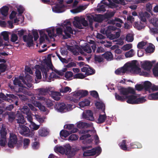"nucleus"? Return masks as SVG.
Segmentation results:
<instances>
[{"instance_id": "20e7f679", "label": "nucleus", "mask_w": 158, "mask_h": 158, "mask_svg": "<svg viewBox=\"0 0 158 158\" xmlns=\"http://www.w3.org/2000/svg\"><path fill=\"white\" fill-rule=\"evenodd\" d=\"M118 91L120 93V94L124 96H128V95L129 94H135V91L134 89L131 87H128L127 88L121 87L118 89Z\"/></svg>"}, {"instance_id": "6ab92c4d", "label": "nucleus", "mask_w": 158, "mask_h": 158, "mask_svg": "<svg viewBox=\"0 0 158 158\" xmlns=\"http://www.w3.org/2000/svg\"><path fill=\"white\" fill-rule=\"evenodd\" d=\"M96 154V152L94 150V148H93L91 150L84 151L83 156H93L95 155Z\"/></svg>"}, {"instance_id": "ddd939ff", "label": "nucleus", "mask_w": 158, "mask_h": 158, "mask_svg": "<svg viewBox=\"0 0 158 158\" xmlns=\"http://www.w3.org/2000/svg\"><path fill=\"white\" fill-rule=\"evenodd\" d=\"M74 21L73 22V23L75 27L80 29L83 28L81 25V18H80L79 17L76 16L74 17Z\"/></svg>"}, {"instance_id": "774afa93", "label": "nucleus", "mask_w": 158, "mask_h": 158, "mask_svg": "<svg viewBox=\"0 0 158 158\" xmlns=\"http://www.w3.org/2000/svg\"><path fill=\"white\" fill-rule=\"evenodd\" d=\"M6 139L1 138L0 139V146L4 147L6 145Z\"/></svg>"}, {"instance_id": "3c124183", "label": "nucleus", "mask_w": 158, "mask_h": 158, "mask_svg": "<svg viewBox=\"0 0 158 158\" xmlns=\"http://www.w3.org/2000/svg\"><path fill=\"white\" fill-rule=\"evenodd\" d=\"M56 150L58 152L62 154H64L65 153L64 147L62 146L57 147H56Z\"/></svg>"}, {"instance_id": "f03ea898", "label": "nucleus", "mask_w": 158, "mask_h": 158, "mask_svg": "<svg viewBox=\"0 0 158 158\" xmlns=\"http://www.w3.org/2000/svg\"><path fill=\"white\" fill-rule=\"evenodd\" d=\"M71 23L69 21L63 24V32L65 35H63V37L64 39H67L71 37V34H73V30L71 27Z\"/></svg>"}, {"instance_id": "864d4df0", "label": "nucleus", "mask_w": 158, "mask_h": 158, "mask_svg": "<svg viewBox=\"0 0 158 158\" xmlns=\"http://www.w3.org/2000/svg\"><path fill=\"white\" fill-rule=\"evenodd\" d=\"M78 138V135L73 134L71 135L69 138V140L75 141L77 140Z\"/></svg>"}, {"instance_id": "1a4fd4ad", "label": "nucleus", "mask_w": 158, "mask_h": 158, "mask_svg": "<svg viewBox=\"0 0 158 158\" xmlns=\"http://www.w3.org/2000/svg\"><path fill=\"white\" fill-rule=\"evenodd\" d=\"M128 66L129 67V71L131 73L137 74L141 71V69L135 63H132Z\"/></svg>"}, {"instance_id": "72a5a7b5", "label": "nucleus", "mask_w": 158, "mask_h": 158, "mask_svg": "<svg viewBox=\"0 0 158 158\" xmlns=\"http://www.w3.org/2000/svg\"><path fill=\"white\" fill-rule=\"evenodd\" d=\"M81 48L84 51L87 53H90L92 52L91 47L88 44H87L85 46H82Z\"/></svg>"}, {"instance_id": "9d476101", "label": "nucleus", "mask_w": 158, "mask_h": 158, "mask_svg": "<svg viewBox=\"0 0 158 158\" xmlns=\"http://www.w3.org/2000/svg\"><path fill=\"white\" fill-rule=\"evenodd\" d=\"M129 66L125 65L124 66L117 69L115 71V73L118 75H123L126 72L129 71Z\"/></svg>"}, {"instance_id": "4d7b16f0", "label": "nucleus", "mask_w": 158, "mask_h": 158, "mask_svg": "<svg viewBox=\"0 0 158 158\" xmlns=\"http://www.w3.org/2000/svg\"><path fill=\"white\" fill-rule=\"evenodd\" d=\"M94 60L96 62L100 63L103 61V58L100 56L94 55Z\"/></svg>"}, {"instance_id": "c756f323", "label": "nucleus", "mask_w": 158, "mask_h": 158, "mask_svg": "<svg viewBox=\"0 0 158 158\" xmlns=\"http://www.w3.org/2000/svg\"><path fill=\"white\" fill-rule=\"evenodd\" d=\"M143 89L146 91H149L152 86V83L149 81H146L144 82L143 85Z\"/></svg>"}, {"instance_id": "69168bd1", "label": "nucleus", "mask_w": 158, "mask_h": 158, "mask_svg": "<svg viewBox=\"0 0 158 158\" xmlns=\"http://www.w3.org/2000/svg\"><path fill=\"white\" fill-rule=\"evenodd\" d=\"M81 94L80 97L83 98L85 97L88 94V91L86 90H80Z\"/></svg>"}, {"instance_id": "c03bdc74", "label": "nucleus", "mask_w": 158, "mask_h": 158, "mask_svg": "<svg viewBox=\"0 0 158 158\" xmlns=\"http://www.w3.org/2000/svg\"><path fill=\"white\" fill-rule=\"evenodd\" d=\"M60 91L63 93H66L68 92H70L71 91V89L68 86H65L60 89Z\"/></svg>"}, {"instance_id": "338daca9", "label": "nucleus", "mask_w": 158, "mask_h": 158, "mask_svg": "<svg viewBox=\"0 0 158 158\" xmlns=\"http://www.w3.org/2000/svg\"><path fill=\"white\" fill-rule=\"evenodd\" d=\"M115 14V12H111L106 14L104 15L105 19H109L113 16Z\"/></svg>"}, {"instance_id": "6e6d98bb", "label": "nucleus", "mask_w": 158, "mask_h": 158, "mask_svg": "<svg viewBox=\"0 0 158 158\" xmlns=\"http://www.w3.org/2000/svg\"><path fill=\"white\" fill-rule=\"evenodd\" d=\"M18 37L17 34L12 33L11 35L10 41L12 42H15L18 40Z\"/></svg>"}, {"instance_id": "c85d7f7f", "label": "nucleus", "mask_w": 158, "mask_h": 158, "mask_svg": "<svg viewBox=\"0 0 158 158\" xmlns=\"http://www.w3.org/2000/svg\"><path fill=\"white\" fill-rule=\"evenodd\" d=\"M126 140H123L118 144L121 149L124 151L127 150V148L126 145Z\"/></svg>"}, {"instance_id": "412c9836", "label": "nucleus", "mask_w": 158, "mask_h": 158, "mask_svg": "<svg viewBox=\"0 0 158 158\" xmlns=\"http://www.w3.org/2000/svg\"><path fill=\"white\" fill-rule=\"evenodd\" d=\"M152 66V64L149 61H145L142 65V68L144 70L147 71H150Z\"/></svg>"}, {"instance_id": "4be33fe9", "label": "nucleus", "mask_w": 158, "mask_h": 158, "mask_svg": "<svg viewBox=\"0 0 158 158\" xmlns=\"http://www.w3.org/2000/svg\"><path fill=\"white\" fill-rule=\"evenodd\" d=\"M94 21L98 23L102 22V21L105 20V18L104 15L100 14L96 15L94 17Z\"/></svg>"}, {"instance_id": "c9c22d12", "label": "nucleus", "mask_w": 158, "mask_h": 158, "mask_svg": "<svg viewBox=\"0 0 158 158\" xmlns=\"http://www.w3.org/2000/svg\"><path fill=\"white\" fill-rule=\"evenodd\" d=\"M13 84L15 85H18L20 87H24L21 81L18 77H15V78L13 81Z\"/></svg>"}, {"instance_id": "f704fd0d", "label": "nucleus", "mask_w": 158, "mask_h": 158, "mask_svg": "<svg viewBox=\"0 0 158 158\" xmlns=\"http://www.w3.org/2000/svg\"><path fill=\"white\" fill-rule=\"evenodd\" d=\"M148 98L150 100H158V92L149 95L148 96Z\"/></svg>"}, {"instance_id": "ea45409f", "label": "nucleus", "mask_w": 158, "mask_h": 158, "mask_svg": "<svg viewBox=\"0 0 158 158\" xmlns=\"http://www.w3.org/2000/svg\"><path fill=\"white\" fill-rule=\"evenodd\" d=\"M71 134L69 132L66 131L62 130L61 131L60 133V135L61 137H64L65 138L69 136Z\"/></svg>"}, {"instance_id": "a18cd8bd", "label": "nucleus", "mask_w": 158, "mask_h": 158, "mask_svg": "<svg viewBox=\"0 0 158 158\" xmlns=\"http://www.w3.org/2000/svg\"><path fill=\"white\" fill-rule=\"evenodd\" d=\"M95 105L96 107L99 109H102L103 108L105 109V106L102 102H98L95 103Z\"/></svg>"}, {"instance_id": "0eeeda50", "label": "nucleus", "mask_w": 158, "mask_h": 158, "mask_svg": "<svg viewBox=\"0 0 158 158\" xmlns=\"http://www.w3.org/2000/svg\"><path fill=\"white\" fill-rule=\"evenodd\" d=\"M65 153L68 158H72L75 154V151L71 150V147L69 144H66L64 146Z\"/></svg>"}, {"instance_id": "bf43d9fd", "label": "nucleus", "mask_w": 158, "mask_h": 158, "mask_svg": "<svg viewBox=\"0 0 158 158\" xmlns=\"http://www.w3.org/2000/svg\"><path fill=\"white\" fill-rule=\"evenodd\" d=\"M94 15H88L87 16V20H88L90 24H92L94 21Z\"/></svg>"}, {"instance_id": "b1692460", "label": "nucleus", "mask_w": 158, "mask_h": 158, "mask_svg": "<svg viewBox=\"0 0 158 158\" xmlns=\"http://www.w3.org/2000/svg\"><path fill=\"white\" fill-rule=\"evenodd\" d=\"M80 96V90H78L74 93L73 99L75 102H77L81 98Z\"/></svg>"}, {"instance_id": "f257e3e1", "label": "nucleus", "mask_w": 158, "mask_h": 158, "mask_svg": "<svg viewBox=\"0 0 158 158\" xmlns=\"http://www.w3.org/2000/svg\"><path fill=\"white\" fill-rule=\"evenodd\" d=\"M18 130L21 135L25 136L32 137L34 136V133L31 131L29 128L24 125L19 124Z\"/></svg>"}, {"instance_id": "39448f33", "label": "nucleus", "mask_w": 158, "mask_h": 158, "mask_svg": "<svg viewBox=\"0 0 158 158\" xmlns=\"http://www.w3.org/2000/svg\"><path fill=\"white\" fill-rule=\"evenodd\" d=\"M0 98L11 103L13 100L17 99V97L12 94H6V95H5L4 94L1 93H0Z\"/></svg>"}, {"instance_id": "473e14b6", "label": "nucleus", "mask_w": 158, "mask_h": 158, "mask_svg": "<svg viewBox=\"0 0 158 158\" xmlns=\"http://www.w3.org/2000/svg\"><path fill=\"white\" fill-rule=\"evenodd\" d=\"M155 50V46L152 44H150L145 49V51L148 53H152Z\"/></svg>"}, {"instance_id": "603ef678", "label": "nucleus", "mask_w": 158, "mask_h": 158, "mask_svg": "<svg viewBox=\"0 0 158 158\" xmlns=\"http://www.w3.org/2000/svg\"><path fill=\"white\" fill-rule=\"evenodd\" d=\"M134 55V50L132 49H131L129 51L126 52L125 54V56L127 58L132 57Z\"/></svg>"}, {"instance_id": "a19ab883", "label": "nucleus", "mask_w": 158, "mask_h": 158, "mask_svg": "<svg viewBox=\"0 0 158 158\" xmlns=\"http://www.w3.org/2000/svg\"><path fill=\"white\" fill-rule=\"evenodd\" d=\"M48 92V89L44 88L39 89V95H45Z\"/></svg>"}, {"instance_id": "aec40b11", "label": "nucleus", "mask_w": 158, "mask_h": 158, "mask_svg": "<svg viewBox=\"0 0 158 158\" xmlns=\"http://www.w3.org/2000/svg\"><path fill=\"white\" fill-rule=\"evenodd\" d=\"M66 126V128L70 130V133H74L77 132L78 129L75 127V126L73 124H67L64 126Z\"/></svg>"}, {"instance_id": "49530a36", "label": "nucleus", "mask_w": 158, "mask_h": 158, "mask_svg": "<svg viewBox=\"0 0 158 158\" xmlns=\"http://www.w3.org/2000/svg\"><path fill=\"white\" fill-rule=\"evenodd\" d=\"M64 7V6L61 5H56L54 8L55 11L57 13H61L63 12L62 9Z\"/></svg>"}, {"instance_id": "e2e57ef3", "label": "nucleus", "mask_w": 158, "mask_h": 158, "mask_svg": "<svg viewBox=\"0 0 158 158\" xmlns=\"http://www.w3.org/2000/svg\"><path fill=\"white\" fill-rule=\"evenodd\" d=\"M35 76L37 79H40L41 78V71L39 69H36L35 72Z\"/></svg>"}, {"instance_id": "2eb2a0df", "label": "nucleus", "mask_w": 158, "mask_h": 158, "mask_svg": "<svg viewBox=\"0 0 158 158\" xmlns=\"http://www.w3.org/2000/svg\"><path fill=\"white\" fill-rule=\"evenodd\" d=\"M33 36L30 35H28V37L27 35H24L23 37L24 41L27 43V44L29 47L31 46L33 44Z\"/></svg>"}, {"instance_id": "0e129e2a", "label": "nucleus", "mask_w": 158, "mask_h": 158, "mask_svg": "<svg viewBox=\"0 0 158 158\" xmlns=\"http://www.w3.org/2000/svg\"><path fill=\"white\" fill-rule=\"evenodd\" d=\"M146 42L142 41L139 43L137 44V48L139 49H143V47L146 45Z\"/></svg>"}, {"instance_id": "cd10ccee", "label": "nucleus", "mask_w": 158, "mask_h": 158, "mask_svg": "<svg viewBox=\"0 0 158 158\" xmlns=\"http://www.w3.org/2000/svg\"><path fill=\"white\" fill-rule=\"evenodd\" d=\"M90 101L88 99H85L83 101L80 102L79 105L81 107H83L85 106H88L89 105Z\"/></svg>"}, {"instance_id": "5701e85b", "label": "nucleus", "mask_w": 158, "mask_h": 158, "mask_svg": "<svg viewBox=\"0 0 158 158\" xmlns=\"http://www.w3.org/2000/svg\"><path fill=\"white\" fill-rule=\"evenodd\" d=\"M40 69L42 72L44 77L45 78H47L48 77V73L50 69V68L45 66H42L41 67Z\"/></svg>"}, {"instance_id": "8fccbe9b", "label": "nucleus", "mask_w": 158, "mask_h": 158, "mask_svg": "<svg viewBox=\"0 0 158 158\" xmlns=\"http://www.w3.org/2000/svg\"><path fill=\"white\" fill-rule=\"evenodd\" d=\"M16 118V115L13 113H10L8 114V121L10 123L13 122Z\"/></svg>"}, {"instance_id": "37998d69", "label": "nucleus", "mask_w": 158, "mask_h": 158, "mask_svg": "<svg viewBox=\"0 0 158 158\" xmlns=\"http://www.w3.org/2000/svg\"><path fill=\"white\" fill-rule=\"evenodd\" d=\"M73 75V73L72 72L67 71L65 74L64 77L68 80H70L72 79V77Z\"/></svg>"}, {"instance_id": "4468645a", "label": "nucleus", "mask_w": 158, "mask_h": 158, "mask_svg": "<svg viewBox=\"0 0 158 158\" xmlns=\"http://www.w3.org/2000/svg\"><path fill=\"white\" fill-rule=\"evenodd\" d=\"M16 120L17 123L23 124L25 122V120L23 115L20 113L18 112L16 115Z\"/></svg>"}, {"instance_id": "f8f14e48", "label": "nucleus", "mask_w": 158, "mask_h": 158, "mask_svg": "<svg viewBox=\"0 0 158 158\" xmlns=\"http://www.w3.org/2000/svg\"><path fill=\"white\" fill-rule=\"evenodd\" d=\"M9 7L6 6H4L2 7L0 9V13L3 15V16H0V19L2 20L5 19L6 17L8 14L9 11Z\"/></svg>"}, {"instance_id": "dca6fc26", "label": "nucleus", "mask_w": 158, "mask_h": 158, "mask_svg": "<svg viewBox=\"0 0 158 158\" xmlns=\"http://www.w3.org/2000/svg\"><path fill=\"white\" fill-rule=\"evenodd\" d=\"M137 96L134 95L126 96V99H127V102L129 104H135Z\"/></svg>"}, {"instance_id": "bb28decb", "label": "nucleus", "mask_w": 158, "mask_h": 158, "mask_svg": "<svg viewBox=\"0 0 158 158\" xmlns=\"http://www.w3.org/2000/svg\"><path fill=\"white\" fill-rule=\"evenodd\" d=\"M103 57L107 60H111L112 59L113 56L111 52H107L102 55Z\"/></svg>"}, {"instance_id": "7c9ffc66", "label": "nucleus", "mask_w": 158, "mask_h": 158, "mask_svg": "<svg viewBox=\"0 0 158 158\" xmlns=\"http://www.w3.org/2000/svg\"><path fill=\"white\" fill-rule=\"evenodd\" d=\"M106 118V114L103 115L100 114L97 120V123H104Z\"/></svg>"}, {"instance_id": "f3484780", "label": "nucleus", "mask_w": 158, "mask_h": 158, "mask_svg": "<svg viewBox=\"0 0 158 158\" xmlns=\"http://www.w3.org/2000/svg\"><path fill=\"white\" fill-rule=\"evenodd\" d=\"M151 16L150 14L147 12H142L139 14V17L141 21L143 22H146L147 19L149 18Z\"/></svg>"}, {"instance_id": "de8ad7c7", "label": "nucleus", "mask_w": 158, "mask_h": 158, "mask_svg": "<svg viewBox=\"0 0 158 158\" xmlns=\"http://www.w3.org/2000/svg\"><path fill=\"white\" fill-rule=\"evenodd\" d=\"M1 35L3 37V39L6 41H8L9 42V35L8 32L6 31H4L2 32Z\"/></svg>"}, {"instance_id": "680f3d73", "label": "nucleus", "mask_w": 158, "mask_h": 158, "mask_svg": "<svg viewBox=\"0 0 158 158\" xmlns=\"http://www.w3.org/2000/svg\"><path fill=\"white\" fill-rule=\"evenodd\" d=\"M45 102L47 107L48 108H50L53 105V102L50 99H46Z\"/></svg>"}, {"instance_id": "393cba45", "label": "nucleus", "mask_w": 158, "mask_h": 158, "mask_svg": "<svg viewBox=\"0 0 158 158\" xmlns=\"http://www.w3.org/2000/svg\"><path fill=\"white\" fill-rule=\"evenodd\" d=\"M38 133L39 135L41 136H46L48 133L47 130L44 128H42L39 130Z\"/></svg>"}, {"instance_id": "e433bc0d", "label": "nucleus", "mask_w": 158, "mask_h": 158, "mask_svg": "<svg viewBox=\"0 0 158 158\" xmlns=\"http://www.w3.org/2000/svg\"><path fill=\"white\" fill-rule=\"evenodd\" d=\"M115 96L116 100L122 102H124L126 99V96H120L117 93H115Z\"/></svg>"}, {"instance_id": "09e8293b", "label": "nucleus", "mask_w": 158, "mask_h": 158, "mask_svg": "<svg viewBox=\"0 0 158 158\" xmlns=\"http://www.w3.org/2000/svg\"><path fill=\"white\" fill-rule=\"evenodd\" d=\"M146 99L144 98V97H142L137 98H136V102L135 104H138L142 103L146 101Z\"/></svg>"}, {"instance_id": "5fc2aeb1", "label": "nucleus", "mask_w": 158, "mask_h": 158, "mask_svg": "<svg viewBox=\"0 0 158 158\" xmlns=\"http://www.w3.org/2000/svg\"><path fill=\"white\" fill-rule=\"evenodd\" d=\"M30 141V140L28 139H24L23 140V147L26 149L28 147Z\"/></svg>"}, {"instance_id": "052dcab7", "label": "nucleus", "mask_w": 158, "mask_h": 158, "mask_svg": "<svg viewBox=\"0 0 158 158\" xmlns=\"http://www.w3.org/2000/svg\"><path fill=\"white\" fill-rule=\"evenodd\" d=\"M126 40L129 42H132L134 39L133 36L130 34H128L126 36Z\"/></svg>"}, {"instance_id": "9b49d317", "label": "nucleus", "mask_w": 158, "mask_h": 158, "mask_svg": "<svg viewBox=\"0 0 158 158\" xmlns=\"http://www.w3.org/2000/svg\"><path fill=\"white\" fill-rule=\"evenodd\" d=\"M87 67H83L81 69V71L82 72L85 73V74L87 75H89L94 74L95 73V70L91 67L86 64L85 65Z\"/></svg>"}, {"instance_id": "4c0bfd02", "label": "nucleus", "mask_w": 158, "mask_h": 158, "mask_svg": "<svg viewBox=\"0 0 158 158\" xmlns=\"http://www.w3.org/2000/svg\"><path fill=\"white\" fill-rule=\"evenodd\" d=\"M55 29L53 28H49L46 30L48 36L50 38H52L54 36Z\"/></svg>"}, {"instance_id": "13d9d810", "label": "nucleus", "mask_w": 158, "mask_h": 158, "mask_svg": "<svg viewBox=\"0 0 158 158\" xmlns=\"http://www.w3.org/2000/svg\"><path fill=\"white\" fill-rule=\"evenodd\" d=\"M7 68V65L3 63L0 64V71L1 73L5 72Z\"/></svg>"}, {"instance_id": "423d86ee", "label": "nucleus", "mask_w": 158, "mask_h": 158, "mask_svg": "<svg viewBox=\"0 0 158 158\" xmlns=\"http://www.w3.org/2000/svg\"><path fill=\"white\" fill-rule=\"evenodd\" d=\"M54 107L58 111L60 112H65L68 111L67 106L63 102H57Z\"/></svg>"}, {"instance_id": "a211bd4d", "label": "nucleus", "mask_w": 158, "mask_h": 158, "mask_svg": "<svg viewBox=\"0 0 158 158\" xmlns=\"http://www.w3.org/2000/svg\"><path fill=\"white\" fill-rule=\"evenodd\" d=\"M50 95L52 98L56 101L59 100L61 96L60 92L56 91H52Z\"/></svg>"}, {"instance_id": "a878e982", "label": "nucleus", "mask_w": 158, "mask_h": 158, "mask_svg": "<svg viewBox=\"0 0 158 158\" xmlns=\"http://www.w3.org/2000/svg\"><path fill=\"white\" fill-rule=\"evenodd\" d=\"M90 125L88 123L85 122H79L77 125V127L79 128H88L90 127Z\"/></svg>"}, {"instance_id": "6e6552de", "label": "nucleus", "mask_w": 158, "mask_h": 158, "mask_svg": "<svg viewBox=\"0 0 158 158\" xmlns=\"http://www.w3.org/2000/svg\"><path fill=\"white\" fill-rule=\"evenodd\" d=\"M82 117L83 118L91 121H94V120L93 113L89 110L85 111L82 114Z\"/></svg>"}, {"instance_id": "2f4dec72", "label": "nucleus", "mask_w": 158, "mask_h": 158, "mask_svg": "<svg viewBox=\"0 0 158 158\" xmlns=\"http://www.w3.org/2000/svg\"><path fill=\"white\" fill-rule=\"evenodd\" d=\"M105 34L107 37L110 40H112L115 39L114 34L112 33L111 31L110 30H106Z\"/></svg>"}, {"instance_id": "79ce46f5", "label": "nucleus", "mask_w": 158, "mask_h": 158, "mask_svg": "<svg viewBox=\"0 0 158 158\" xmlns=\"http://www.w3.org/2000/svg\"><path fill=\"white\" fill-rule=\"evenodd\" d=\"M21 111L23 113L26 115L31 113L30 111V109L27 106H23V108L21 109Z\"/></svg>"}, {"instance_id": "58836bf2", "label": "nucleus", "mask_w": 158, "mask_h": 158, "mask_svg": "<svg viewBox=\"0 0 158 158\" xmlns=\"http://www.w3.org/2000/svg\"><path fill=\"white\" fill-rule=\"evenodd\" d=\"M1 138H6V135L7 134V132L6 128L2 127L0 131Z\"/></svg>"}, {"instance_id": "7ed1b4c3", "label": "nucleus", "mask_w": 158, "mask_h": 158, "mask_svg": "<svg viewBox=\"0 0 158 158\" xmlns=\"http://www.w3.org/2000/svg\"><path fill=\"white\" fill-rule=\"evenodd\" d=\"M17 143L18 144V146L20 147L22 145V141H18L17 136L13 134H10V140L8 143V146L10 148H13L14 145Z\"/></svg>"}]
</instances>
